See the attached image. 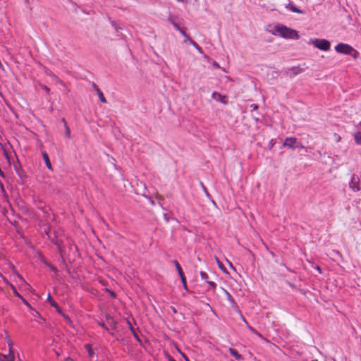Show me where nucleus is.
I'll return each mask as SVG.
<instances>
[{
	"instance_id": "nucleus-23",
	"label": "nucleus",
	"mask_w": 361,
	"mask_h": 361,
	"mask_svg": "<svg viewBox=\"0 0 361 361\" xmlns=\"http://www.w3.org/2000/svg\"><path fill=\"white\" fill-rule=\"evenodd\" d=\"M295 148L303 149V148H305V147L302 145L301 142H300L297 140V143H295Z\"/></svg>"
},
{
	"instance_id": "nucleus-14",
	"label": "nucleus",
	"mask_w": 361,
	"mask_h": 361,
	"mask_svg": "<svg viewBox=\"0 0 361 361\" xmlns=\"http://www.w3.org/2000/svg\"><path fill=\"white\" fill-rule=\"evenodd\" d=\"M85 348L86 350L87 351L89 356L90 357H93L94 353L92 348V346L90 344H86L85 345Z\"/></svg>"
},
{
	"instance_id": "nucleus-11",
	"label": "nucleus",
	"mask_w": 361,
	"mask_h": 361,
	"mask_svg": "<svg viewBox=\"0 0 361 361\" xmlns=\"http://www.w3.org/2000/svg\"><path fill=\"white\" fill-rule=\"evenodd\" d=\"M360 130L355 133L354 138L357 145H361V123L359 125Z\"/></svg>"
},
{
	"instance_id": "nucleus-8",
	"label": "nucleus",
	"mask_w": 361,
	"mask_h": 361,
	"mask_svg": "<svg viewBox=\"0 0 361 361\" xmlns=\"http://www.w3.org/2000/svg\"><path fill=\"white\" fill-rule=\"evenodd\" d=\"M295 143H297V139L294 137H286L283 146L290 149H295Z\"/></svg>"
},
{
	"instance_id": "nucleus-31",
	"label": "nucleus",
	"mask_w": 361,
	"mask_h": 361,
	"mask_svg": "<svg viewBox=\"0 0 361 361\" xmlns=\"http://www.w3.org/2000/svg\"><path fill=\"white\" fill-rule=\"evenodd\" d=\"M226 294L228 295V299L230 300V301H232L233 302V300L232 299V297L231 295H230V293L226 291Z\"/></svg>"
},
{
	"instance_id": "nucleus-42",
	"label": "nucleus",
	"mask_w": 361,
	"mask_h": 361,
	"mask_svg": "<svg viewBox=\"0 0 361 361\" xmlns=\"http://www.w3.org/2000/svg\"><path fill=\"white\" fill-rule=\"evenodd\" d=\"M25 1H26V2H27V1H28V0H25Z\"/></svg>"
},
{
	"instance_id": "nucleus-35",
	"label": "nucleus",
	"mask_w": 361,
	"mask_h": 361,
	"mask_svg": "<svg viewBox=\"0 0 361 361\" xmlns=\"http://www.w3.org/2000/svg\"><path fill=\"white\" fill-rule=\"evenodd\" d=\"M66 361H74V360L71 357H67Z\"/></svg>"
},
{
	"instance_id": "nucleus-38",
	"label": "nucleus",
	"mask_w": 361,
	"mask_h": 361,
	"mask_svg": "<svg viewBox=\"0 0 361 361\" xmlns=\"http://www.w3.org/2000/svg\"><path fill=\"white\" fill-rule=\"evenodd\" d=\"M174 25H175V27L177 28V30H179L180 29L177 24H174Z\"/></svg>"
},
{
	"instance_id": "nucleus-26",
	"label": "nucleus",
	"mask_w": 361,
	"mask_h": 361,
	"mask_svg": "<svg viewBox=\"0 0 361 361\" xmlns=\"http://www.w3.org/2000/svg\"><path fill=\"white\" fill-rule=\"evenodd\" d=\"M92 87L95 90L96 92H98V90H100V89L98 87V86L95 83H92Z\"/></svg>"
},
{
	"instance_id": "nucleus-30",
	"label": "nucleus",
	"mask_w": 361,
	"mask_h": 361,
	"mask_svg": "<svg viewBox=\"0 0 361 361\" xmlns=\"http://www.w3.org/2000/svg\"><path fill=\"white\" fill-rule=\"evenodd\" d=\"M44 90L47 93V94H49L50 92V89L49 87H47V86H44L43 87Z\"/></svg>"
},
{
	"instance_id": "nucleus-13",
	"label": "nucleus",
	"mask_w": 361,
	"mask_h": 361,
	"mask_svg": "<svg viewBox=\"0 0 361 361\" xmlns=\"http://www.w3.org/2000/svg\"><path fill=\"white\" fill-rule=\"evenodd\" d=\"M188 42L192 44L200 53H202V48L192 39H188Z\"/></svg>"
},
{
	"instance_id": "nucleus-2",
	"label": "nucleus",
	"mask_w": 361,
	"mask_h": 361,
	"mask_svg": "<svg viewBox=\"0 0 361 361\" xmlns=\"http://www.w3.org/2000/svg\"><path fill=\"white\" fill-rule=\"evenodd\" d=\"M335 50L336 52L340 54L350 55L353 56L355 59H356L359 54L358 51L356 49H355L350 45L345 43H338L335 47Z\"/></svg>"
},
{
	"instance_id": "nucleus-12",
	"label": "nucleus",
	"mask_w": 361,
	"mask_h": 361,
	"mask_svg": "<svg viewBox=\"0 0 361 361\" xmlns=\"http://www.w3.org/2000/svg\"><path fill=\"white\" fill-rule=\"evenodd\" d=\"M47 300L52 307H55L57 310L58 312L60 311L57 303L51 299L50 295H48Z\"/></svg>"
},
{
	"instance_id": "nucleus-20",
	"label": "nucleus",
	"mask_w": 361,
	"mask_h": 361,
	"mask_svg": "<svg viewBox=\"0 0 361 361\" xmlns=\"http://www.w3.org/2000/svg\"><path fill=\"white\" fill-rule=\"evenodd\" d=\"M247 328L250 329V331L251 332H252L253 334L257 335L260 338H262V334H260L259 333H258L255 329H253L252 326H247Z\"/></svg>"
},
{
	"instance_id": "nucleus-19",
	"label": "nucleus",
	"mask_w": 361,
	"mask_h": 361,
	"mask_svg": "<svg viewBox=\"0 0 361 361\" xmlns=\"http://www.w3.org/2000/svg\"><path fill=\"white\" fill-rule=\"evenodd\" d=\"M6 342L8 343V350H12V347H13V343L11 339L6 336Z\"/></svg>"
},
{
	"instance_id": "nucleus-32",
	"label": "nucleus",
	"mask_w": 361,
	"mask_h": 361,
	"mask_svg": "<svg viewBox=\"0 0 361 361\" xmlns=\"http://www.w3.org/2000/svg\"><path fill=\"white\" fill-rule=\"evenodd\" d=\"M179 31L180 32V33L185 37H187V35L185 34V32L184 31H183L181 29L179 30Z\"/></svg>"
},
{
	"instance_id": "nucleus-18",
	"label": "nucleus",
	"mask_w": 361,
	"mask_h": 361,
	"mask_svg": "<svg viewBox=\"0 0 361 361\" xmlns=\"http://www.w3.org/2000/svg\"><path fill=\"white\" fill-rule=\"evenodd\" d=\"M106 319L110 322V324L112 326V327L115 329L116 328V322L114 320V319L111 317H110V316H107Z\"/></svg>"
},
{
	"instance_id": "nucleus-39",
	"label": "nucleus",
	"mask_w": 361,
	"mask_h": 361,
	"mask_svg": "<svg viewBox=\"0 0 361 361\" xmlns=\"http://www.w3.org/2000/svg\"><path fill=\"white\" fill-rule=\"evenodd\" d=\"M185 38V42L188 41V39H190L188 35Z\"/></svg>"
},
{
	"instance_id": "nucleus-15",
	"label": "nucleus",
	"mask_w": 361,
	"mask_h": 361,
	"mask_svg": "<svg viewBox=\"0 0 361 361\" xmlns=\"http://www.w3.org/2000/svg\"><path fill=\"white\" fill-rule=\"evenodd\" d=\"M173 264H175V266H176V269H177V271H178V272L179 276H182V275H183V274H184V273H183V270H182V268H181L180 265V264H179V263L178 262V261L174 260V261H173Z\"/></svg>"
},
{
	"instance_id": "nucleus-3",
	"label": "nucleus",
	"mask_w": 361,
	"mask_h": 361,
	"mask_svg": "<svg viewBox=\"0 0 361 361\" xmlns=\"http://www.w3.org/2000/svg\"><path fill=\"white\" fill-rule=\"evenodd\" d=\"M312 43L315 47L322 51H328L331 46L330 42L325 39H314Z\"/></svg>"
},
{
	"instance_id": "nucleus-37",
	"label": "nucleus",
	"mask_w": 361,
	"mask_h": 361,
	"mask_svg": "<svg viewBox=\"0 0 361 361\" xmlns=\"http://www.w3.org/2000/svg\"><path fill=\"white\" fill-rule=\"evenodd\" d=\"M317 271H319L320 273L322 272V269L319 267H317Z\"/></svg>"
},
{
	"instance_id": "nucleus-4",
	"label": "nucleus",
	"mask_w": 361,
	"mask_h": 361,
	"mask_svg": "<svg viewBox=\"0 0 361 361\" xmlns=\"http://www.w3.org/2000/svg\"><path fill=\"white\" fill-rule=\"evenodd\" d=\"M349 187L354 192H359L361 190V180L357 175L353 174L349 183Z\"/></svg>"
},
{
	"instance_id": "nucleus-28",
	"label": "nucleus",
	"mask_w": 361,
	"mask_h": 361,
	"mask_svg": "<svg viewBox=\"0 0 361 361\" xmlns=\"http://www.w3.org/2000/svg\"><path fill=\"white\" fill-rule=\"evenodd\" d=\"M334 136L335 137V139H336V142H339L340 141L341 137L338 134L334 133Z\"/></svg>"
},
{
	"instance_id": "nucleus-9",
	"label": "nucleus",
	"mask_w": 361,
	"mask_h": 361,
	"mask_svg": "<svg viewBox=\"0 0 361 361\" xmlns=\"http://www.w3.org/2000/svg\"><path fill=\"white\" fill-rule=\"evenodd\" d=\"M228 351L230 352L231 355L233 356L237 360H240L243 359V356L238 353L235 349L230 348Z\"/></svg>"
},
{
	"instance_id": "nucleus-17",
	"label": "nucleus",
	"mask_w": 361,
	"mask_h": 361,
	"mask_svg": "<svg viewBox=\"0 0 361 361\" xmlns=\"http://www.w3.org/2000/svg\"><path fill=\"white\" fill-rule=\"evenodd\" d=\"M100 101L102 102V103H106V98L104 97L102 92L100 90H98V92H97Z\"/></svg>"
},
{
	"instance_id": "nucleus-25",
	"label": "nucleus",
	"mask_w": 361,
	"mask_h": 361,
	"mask_svg": "<svg viewBox=\"0 0 361 361\" xmlns=\"http://www.w3.org/2000/svg\"><path fill=\"white\" fill-rule=\"evenodd\" d=\"M180 279H181V281H182L183 284V283H186V278H185L184 274H183L182 276H180Z\"/></svg>"
},
{
	"instance_id": "nucleus-21",
	"label": "nucleus",
	"mask_w": 361,
	"mask_h": 361,
	"mask_svg": "<svg viewBox=\"0 0 361 361\" xmlns=\"http://www.w3.org/2000/svg\"><path fill=\"white\" fill-rule=\"evenodd\" d=\"M128 325H129V328H130V331H132V333L133 334L134 336H135L137 339H138V336H137V335L136 334V333L135 332V330H134L133 327L132 326L131 323L128 321Z\"/></svg>"
},
{
	"instance_id": "nucleus-41",
	"label": "nucleus",
	"mask_w": 361,
	"mask_h": 361,
	"mask_svg": "<svg viewBox=\"0 0 361 361\" xmlns=\"http://www.w3.org/2000/svg\"><path fill=\"white\" fill-rule=\"evenodd\" d=\"M178 2H183L184 0H177Z\"/></svg>"
},
{
	"instance_id": "nucleus-29",
	"label": "nucleus",
	"mask_w": 361,
	"mask_h": 361,
	"mask_svg": "<svg viewBox=\"0 0 361 361\" xmlns=\"http://www.w3.org/2000/svg\"><path fill=\"white\" fill-rule=\"evenodd\" d=\"M99 324L102 326L105 330L109 331V329L104 323H99Z\"/></svg>"
},
{
	"instance_id": "nucleus-10",
	"label": "nucleus",
	"mask_w": 361,
	"mask_h": 361,
	"mask_svg": "<svg viewBox=\"0 0 361 361\" xmlns=\"http://www.w3.org/2000/svg\"><path fill=\"white\" fill-rule=\"evenodd\" d=\"M42 157H43V159H44V161L46 164V166L49 169H51V162H50V160H49V157L47 154V153L46 152H42Z\"/></svg>"
},
{
	"instance_id": "nucleus-22",
	"label": "nucleus",
	"mask_w": 361,
	"mask_h": 361,
	"mask_svg": "<svg viewBox=\"0 0 361 361\" xmlns=\"http://www.w3.org/2000/svg\"><path fill=\"white\" fill-rule=\"evenodd\" d=\"M250 108L252 111H256L259 109V105L257 104H252L250 105Z\"/></svg>"
},
{
	"instance_id": "nucleus-1",
	"label": "nucleus",
	"mask_w": 361,
	"mask_h": 361,
	"mask_svg": "<svg viewBox=\"0 0 361 361\" xmlns=\"http://www.w3.org/2000/svg\"><path fill=\"white\" fill-rule=\"evenodd\" d=\"M275 31L282 37L289 39H298L299 35L295 30L289 28L282 25H277L274 27Z\"/></svg>"
},
{
	"instance_id": "nucleus-36",
	"label": "nucleus",
	"mask_w": 361,
	"mask_h": 361,
	"mask_svg": "<svg viewBox=\"0 0 361 361\" xmlns=\"http://www.w3.org/2000/svg\"><path fill=\"white\" fill-rule=\"evenodd\" d=\"M14 293L18 297H20V294H18V293L16 290H14Z\"/></svg>"
},
{
	"instance_id": "nucleus-27",
	"label": "nucleus",
	"mask_w": 361,
	"mask_h": 361,
	"mask_svg": "<svg viewBox=\"0 0 361 361\" xmlns=\"http://www.w3.org/2000/svg\"><path fill=\"white\" fill-rule=\"evenodd\" d=\"M92 87L95 90L96 92H98V90H100V89L98 87V86L95 83H92Z\"/></svg>"
},
{
	"instance_id": "nucleus-6",
	"label": "nucleus",
	"mask_w": 361,
	"mask_h": 361,
	"mask_svg": "<svg viewBox=\"0 0 361 361\" xmlns=\"http://www.w3.org/2000/svg\"><path fill=\"white\" fill-rule=\"evenodd\" d=\"M212 98L217 101V102H219L224 104H228V101H227V98H226V96L225 95H223L219 92H214L212 93Z\"/></svg>"
},
{
	"instance_id": "nucleus-34",
	"label": "nucleus",
	"mask_w": 361,
	"mask_h": 361,
	"mask_svg": "<svg viewBox=\"0 0 361 361\" xmlns=\"http://www.w3.org/2000/svg\"><path fill=\"white\" fill-rule=\"evenodd\" d=\"M183 285L184 289L188 290L187 283H183Z\"/></svg>"
},
{
	"instance_id": "nucleus-16",
	"label": "nucleus",
	"mask_w": 361,
	"mask_h": 361,
	"mask_svg": "<svg viewBox=\"0 0 361 361\" xmlns=\"http://www.w3.org/2000/svg\"><path fill=\"white\" fill-rule=\"evenodd\" d=\"M289 9L294 12V13H303V11H301L300 9H299L298 7H296L294 5H290L289 6Z\"/></svg>"
},
{
	"instance_id": "nucleus-40",
	"label": "nucleus",
	"mask_w": 361,
	"mask_h": 361,
	"mask_svg": "<svg viewBox=\"0 0 361 361\" xmlns=\"http://www.w3.org/2000/svg\"><path fill=\"white\" fill-rule=\"evenodd\" d=\"M23 302H24V303H25V305H29V304L27 303V302L26 300H24Z\"/></svg>"
},
{
	"instance_id": "nucleus-24",
	"label": "nucleus",
	"mask_w": 361,
	"mask_h": 361,
	"mask_svg": "<svg viewBox=\"0 0 361 361\" xmlns=\"http://www.w3.org/2000/svg\"><path fill=\"white\" fill-rule=\"evenodd\" d=\"M66 135L68 137H71V131H70V129L68 126H66Z\"/></svg>"
},
{
	"instance_id": "nucleus-5",
	"label": "nucleus",
	"mask_w": 361,
	"mask_h": 361,
	"mask_svg": "<svg viewBox=\"0 0 361 361\" xmlns=\"http://www.w3.org/2000/svg\"><path fill=\"white\" fill-rule=\"evenodd\" d=\"M15 356L13 350H8L7 354L0 353V361H14Z\"/></svg>"
},
{
	"instance_id": "nucleus-33",
	"label": "nucleus",
	"mask_w": 361,
	"mask_h": 361,
	"mask_svg": "<svg viewBox=\"0 0 361 361\" xmlns=\"http://www.w3.org/2000/svg\"><path fill=\"white\" fill-rule=\"evenodd\" d=\"M296 69H298V68H295V67H294V68H293L291 69L292 71H294V74H295V75H296V74H298V71H296Z\"/></svg>"
},
{
	"instance_id": "nucleus-7",
	"label": "nucleus",
	"mask_w": 361,
	"mask_h": 361,
	"mask_svg": "<svg viewBox=\"0 0 361 361\" xmlns=\"http://www.w3.org/2000/svg\"><path fill=\"white\" fill-rule=\"evenodd\" d=\"M201 279L202 280H204L206 283L212 288L213 290H214L216 288V283L214 281H209V276L208 274L204 271H200V273Z\"/></svg>"
}]
</instances>
